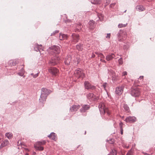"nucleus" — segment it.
Wrapping results in <instances>:
<instances>
[{"label":"nucleus","mask_w":155,"mask_h":155,"mask_svg":"<svg viewBox=\"0 0 155 155\" xmlns=\"http://www.w3.org/2000/svg\"><path fill=\"white\" fill-rule=\"evenodd\" d=\"M98 107L101 114H104V113H107L108 115L109 116L110 115V112L108 109L105 107L104 103H100Z\"/></svg>","instance_id":"obj_1"},{"label":"nucleus","mask_w":155,"mask_h":155,"mask_svg":"<svg viewBox=\"0 0 155 155\" xmlns=\"http://www.w3.org/2000/svg\"><path fill=\"white\" fill-rule=\"evenodd\" d=\"M74 75L77 78L81 77L83 78L84 76V74L80 69L76 70L74 72Z\"/></svg>","instance_id":"obj_2"},{"label":"nucleus","mask_w":155,"mask_h":155,"mask_svg":"<svg viewBox=\"0 0 155 155\" xmlns=\"http://www.w3.org/2000/svg\"><path fill=\"white\" fill-rule=\"evenodd\" d=\"M51 92V91L45 88H43L41 89V95L42 97H47Z\"/></svg>","instance_id":"obj_3"},{"label":"nucleus","mask_w":155,"mask_h":155,"mask_svg":"<svg viewBox=\"0 0 155 155\" xmlns=\"http://www.w3.org/2000/svg\"><path fill=\"white\" fill-rule=\"evenodd\" d=\"M131 94L133 96L138 97L140 94V92L138 88L136 87H133L131 90Z\"/></svg>","instance_id":"obj_4"},{"label":"nucleus","mask_w":155,"mask_h":155,"mask_svg":"<svg viewBox=\"0 0 155 155\" xmlns=\"http://www.w3.org/2000/svg\"><path fill=\"white\" fill-rule=\"evenodd\" d=\"M85 89L87 90L91 89V90H94L95 89V87L91 84L88 81H85L84 84Z\"/></svg>","instance_id":"obj_5"},{"label":"nucleus","mask_w":155,"mask_h":155,"mask_svg":"<svg viewBox=\"0 0 155 155\" xmlns=\"http://www.w3.org/2000/svg\"><path fill=\"white\" fill-rule=\"evenodd\" d=\"M48 72L53 75L57 76L59 72V70L55 67L51 68L48 70Z\"/></svg>","instance_id":"obj_6"},{"label":"nucleus","mask_w":155,"mask_h":155,"mask_svg":"<svg viewBox=\"0 0 155 155\" xmlns=\"http://www.w3.org/2000/svg\"><path fill=\"white\" fill-rule=\"evenodd\" d=\"M124 87V86L122 85L116 88L115 93L117 96H119L122 93Z\"/></svg>","instance_id":"obj_7"},{"label":"nucleus","mask_w":155,"mask_h":155,"mask_svg":"<svg viewBox=\"0 0 155 155\" xmlns=\"http://www.w3.org/2000/svg\"><path fill=\"white\" fill-rule=\"evenodd\" d=\"M124 120L126 123H133L137 120V119L134 116H129L127 117Z\"/></svg>","instance_id":"obj_8"},{"label":"nucleus","mask_w":155,"mask_h":155,"mask_svg":"<svg viewBox=\"0 0 155 155\" xmlns=\"http://www.w3.org/2000/svg\"><path fill=\"white\" fill-rule=\"evenodd\" d=\"M72 42L73 44H75L78 42L79 39V35L74 33L72 35Z\"/></svg>","instance_id":"obj_9"},{"label":"nucleus","mask_w":155,"mask_h":155,"mask_svg":"<svg viewBox=\"0 0 155 155\" xmlns=\"http://www.w3.org/2000/svg\"><path fill=\"white\" fill-rule=\"evenodd\" d=\"M56 59L53 58L49 62V64H51V65H55L58 64L59 62L60 58L58 57H56Z\"/></svg>","instance_id":"obj_10"},{"label":"nucleus","mask_w":155,"mask_h":155,"mask_svg":"<svg viewBox=\"0 0 155 155\" xmlns=\"http://www.w3.org/2000/svg\"><path fill=\"white\" fill-rule=\"evenodd\" d=\"M126 35L127 33L126 32L120 31L118 35V38L119 39V40L121 41L122 40H124V38H125L126 36Z\"/></svg>","instance_id":"obj_11"},{"label":"nucleus","mask_w":155,"mask_h":155,"mask_svg":"<svg viewBox=\"0 0 155 155\" xmlns=\"http://www.w3.org/2000/svg\"><path fill=\"white\" fill-rule=\"evenodd\" d=\"M52 51L56 54H59L60 52V48L58 46H53L51 47Z\"/></svg>","instance_id":"obj_12"},{"label":"nucleus","mask_w":155,"mask_h":155,"mask_svg":"<svg viewBox=\"0 0 155 155\" xmlns=\"http://www.w3.org/2000/svg\"><path fill=\"white\" fill-rule=\"evenodd\" d=\"M80 107L79 105H73L70 108V110L72 112H74L77 111Z\"/></svg>","instance_id":"obj_13"},{"label":"nucleus","mask_w":155,"mask_h":155,"mask_svg":"<svg viewBox=\"0 0 155 155\" xmlns=\"http://www.w3.org/2000/svg\"><path fill=\"white\" fill-rule=\"evenodd\" d=\"M71 55H68L66 58L64 62L66 64L68 65L70 64L71 61Z\"/></svg>","instance_id":"obj_14"},{"label":"nucleus","mask_w":155,"mask_h":155,"mask_svg":"<svg viewBox=\"0 0 155 155\" xmlns=\"http://www.w3.org/2000/svg\"><path fill=\"white\" fill-rule=\"evenodd\" d=\"M115 57V55L114 54H111L107 55L106 57V59L107 61H111Z\"/></svg>","instance_id":"obj_15"},{"label":"nucleus","mask_w":155,"mask_h":155,"mask_svg":"<svg viewBox=\"0 0 155 155\" xmlns=\"http://www.w3.org/2000/svg\"><path fill=\"white\" fill-rule=\"evenodd\" d=\"M9 144L8 141L7 140H5L1 144L0 146V148H2L4 147L7 146Z\"/></svg>","instance_id":"obj_16"},{"label":"nucleus","mask_w":155,"mask_h":155,"mask_svg":"<svg viewBox=\"0 0 155 155\" xmlns=\"http://www.w3.org/2000/svg\"><path fill=\"white\" fill-rule=\"evenodd\" d=\"M89 108V106L87 105H84L82 108L80 109V111L81 112H85Z\"/></svg>","instance_id":"obj_17"},{"label":"nucleus","mask_w":155,"mask_h":155,"mask_svg":"<svg viewBox=\"0 0 155 155\" xmlns=\"http://www.w3.org/2000/svg\"><path fill=\"white\" fill-rule=\"evenodd\" d=\"M68 36L67 35L63 34H60L59 36V39L60 40H62L67 39Z\"/></svg>","instance_id":"obj_18"},{"label":"nucleus","mask_w":155,"mask_h":155,"mask_svg":"<svg viewBox=\"0 0 155 155\" xmlns=\"http://www.w3.org/2000/svg\"><path fill=\"white\" fill-rule=\"evenodd\" d=\"M48 137L53 140H55L56 137L55 134L54 132L51 133Z\"/></svg>","instance_id":"obj_19"},{"label":"nucleus","mask_w":155,"mask_h":155,"mask_svg":"<svg viewBox=\"0 0 155 155\" xmlns=\"http://www.w3.org/2000/svg\"><path fill=\"white\" fill-rule=\"evenodd\" d=\"M89 27L90 29H92L95 27V23L93 21H90L89 22Z\"/></svg>","instance_id":"obj_20"},{"label":"nucleus","mask_w":155,"mask_h":155,"mask_svg":"<svg viewBox=\"0 0 155 155\" xmlns=\"http://www.w3.org/2000/svg\"><path fill=\"white\" fill-rule=\"evenodd\" d=\"M35 50L37 51H38L41 52V50H43V49L42 48V45H36V47L35 48Z\"/></svg>","instance_id":"obj_21"},{"label":"nucleus","mask_w":155,"mask_h":155,"mask_svg":"<svg viewBox=\"0 0 155 155\" xmlns=\"http://www.w3.org/2000/svg\"><path fill=\"white\" fill-rule=\"evenodd\" d=\"M136 8L137 10L141 12L144 10V8L142 6L138 5L136 7Z\"/></svg>","instance_id":"obj_22"},{"label":"nucleus","mask_w":155,"mask_h":155,"mask_svg":"<svg viewBox=\"0 0 155 155\" xmlns=\"http://www.w3.org/2000/svg\"><path fill=\"white\" fill-rule=\"evenodd\" d=\"M91 2L92 3L94 4H100L101 3L100 0H91Z\"/></svg>","instance_id":"obj_23"},{"label":"nucleus","mask_w":155,"mask_h":155,"mask_svg":"<svg viewBox=\"0 0 155 155\" xmlns=\"http://www.w3.org/2000/svg\"><path fill=\"white\" fill-rule=\"evenodd\" d=\"M5 136L9 139H11L12 137V134L10 132L6 133Z\"/></svg>","instance_id":"obj_24"},{"label":"nucleus","mask_w":155,"mask_h":155,"mask_svg":"<svg viewBox=\"0 0 155 155\" xmlns=\"http://www.w3.org/2000/svg\"><path fill=\"white\" fill-rule=\"evenodd\" d=\"M124 109L127 112H129L130 111V110L129 107L126 104H124Z\"/></svg>","instance_id":"obj_25"},{"label":"nucleus","mask_w":155,"mask_h":155,"mask_svg":"<svg viewBox=\"0 0 155 155\" xmlns=\"http://www.w3.org/2000/svg\"><path fill=\"white\" fill-rule=\"evenodd\" d=\"M76 49L78 51H82L83 48L82 45L79 44L76 45Z\"/></svg>","instance_id":"obj_26"},{"label":"nucleus","mask_w":155,"mask_h":155,"mask_svg":"<svg viewBox=\"0 0 155 155\" xmlns=\"http://www.w3.org/2000/svg\"><path fill=\"white\" fill-rule=\"evenodd\" d=\"M34 147L36 149L38 150H43L44 149L43 147H42L41 146H38L36 145H35Z\"/></svg>","instance_id":"obj_27"},{"label":"nucleus","mask_w":155,"mask_h":155,"mask_svg":"<svg viewBox=\"0 0 155 155\" xmlns=\"http://www.w3.org/2000/svg\"><path fill=\"white\" fill-rule=\"evenodd\" d=\"M127 25V23L125 24H119L118 25V27L119 28H121L123 27H126Z\"/></svg>","instance_id":"obj_28"},{"label":"nucleus","mask_w":155,"mask_h":155,"mask_svg":"<svg viewBox=\"0 0 155 155\" xmlns=\"http://www.w3.org/2000/svg\"><path fill=\"white\" fill-rule=\"evenodd\" d=\"M46 142L45 141H43L42 142H39L37 143V144L38 145H41L42 144H45Z\"/></svg>","instance_id":"obj_29"},{"label":"nucleus","mask_w":155,"mask_h":155,"mask_svg":"<svg viewBox=\"0 0 155 155\" xmlns=\"http://www.w3.org/2000/svg\"><path fill=\"white\" fill-rule=\"evenodd\" d=\"M46 97H40L39 100L40 102H42L44 101H45Z\"/></svg>","instance_id":"obj_30"},{"label":"nucleus","mask_w":155,"mask_h":155,"mask_svg":"<svg viewBox=\"0 0 155 155\" xmlns=\"http://www.w3.org/2000/svg\"><path fill=\"white\" fill-rule=\"evenodd\" d=\"M24 70H22L21 71V73L19 72L18 73V74L20 76H22L24 74Z\"/></svg>","instance_id":"obj_31"},{"label":"nucleus","mask_w":155,"mask_h":155,"mask_svg":"<svg viewBox=\"0 0 155 155\" xmlns=\"http://www.w3.org/2000/svg\"><path fill=\"white\" fill-rule=\"evenodd\" d=\"M112 155H117V151L115 150H112Z\"/></svg>","instance_id":"obj_32"},{"label":"nucleus","mask_w":155,"mask_h":155,"mask_svg":"<svg viewBox=\"0 0 155 155\" xmlns=\"http://www.w3.org/2000/svg\"><path fill=\"white\" fill-rule=\"evenodd\" d=\"M119 63L120 64H123V60L122 59L120 58L118 60Z\"/></svg>","instance_id":"obj_33"},{"label":"nucleus","mask_w":155,"mask_h":155,"mask_svg":"<svg viewBox=\"0 0 155 155\" xmlns=\"http://www.w3.org/2000/svg\"><path fill=\"white\" fill-rule=\"evenodd\" d=\"M99 57H100L101 58H104L105 57L103 54L102 53H100L99 54Z\"/></svg>","instance_id":"obj_34"},{"label":"nucleus","mask_w":155,"mask_h":155,"mask_svg":"<svg viewBox=\"0 0 155 155\" xmlns=\"http://www.w3.org/2000/svg\"><path fill=\"white\" fill-rule=\"evenodd\" d=\"M109 142L110 144H113L114 143V139H111L109 140Z\"/></svg>","instance_id":"obj_35"},{"label":"nucleus","mask_w":155,"mask_h":155,"mask_svg":"<svg viewBox=\"0 0 155 155\" xmlns=\"http://www.w3.org/2000/svg\"><path fill=\"white\" fill-rule=\"evenodd\" d=\"M116 3H113L111 4L110 5V7L111 8H113V7L115 6V5Z\"/></svg>","instance_id":"obj_36"},{"label":"nucleus","mask_w":155,"mask_h":155,"mask_svg":"<svg viewBox=\"0 0 155 155\" xmlns=\"http://www.w3.org/2000/svg\"><path fill=\"white\" fill-rule=\"evenodd\" d=\"M94 95V94L93 93H89L88 95V97H93Z\"/></svg>","instance_id":"obj_37"},{"label":"nucleus","mask_w":155,"mask_h":155,"mask_svg":"<svg viewBox=\"0 0 155 155\" xmlns=\"http://www.w3.org/2000/svg\"><path fill=\"white\" fill-rule=\"evenodd\" d=\"M123 123L122 122H120L119 124V126L120 127V129H123Z\"/></svg>","instance_id":"obj_38"},{"label":"nucleus","mask_w":155,"mask_h":155,"mask_svg":"<svg viewBox=\"0 0 155 155\" xmlns=\"http://www.w3.org/2000/svg\"><path fill=\"white\" fill-rule=\"evenodd\" d=\"M110 33L107 34V35L106 36V38H109L110 37Z\"/></svg>","instance_id":"obj_39"},{"label":"nucleus","mask_w":155,"mask_h":155,"mask_svg":"<svg viewBox=\"0 0 155 155\" xmlns=\"http://www.w3.org/2000/svg\"><path fill=\"white\" fill-rule=\"evenodd\" d=\"M142 153L144 154V155H150L152 154H150L147 153H145L143 151L142 152Z\"/></svg>","instance_id":"obj_40"},{"label":"nucleus","mask_w":155,"mask_h":155,"mask_svg":"<svg viewBox=\"0 0 155 155\" xmlns=\"http://www.w3.org/2000/svg\"><path fill=\"white\" fill-rule=\"evenodd\" d=\"M123 75H127V72L126 71H124L122 73Z\"/></svg>","instance_id":"obj_41"},{"label":"nucleus","mask_w":155,"mask_h":155,"mask_svg":"<svg viewBox=\"0 0 155 155\" xmlns=\"http://www.w3.org/2000/svg\"><path fill=\"white\" fill-rule=\"evenodd\" d=\"M126 155H132L131 152V151H129L126 154Z\"/></svg>","instance_id":"obj_42"},{"label":"nucleus","mask_w":155,"mask_h":155,"mask_svg":"<svg viewBox=\"0 0 155 155\" xmlns=\"http://www.w3.org/2000/svg\"><path fill=\"white\" fill-rule=\"evenodd\" d=\"M106 3H107L106 5H107L110 3V0H106Z\"/></svg>","instance_id":"obj_43"},{"label":"nucleus","mask_w":155,"mask_h":155,"mask_svg":"<svg viewBox=\"0 0 155 155\" xmlns=\"http://www.w3.org/2000/svg\"><path fill=\"white\" fill-rule=\"evenodd\" d=\"M106 84H107L106 83H104L103 84L102 86H103V87H104V88H105L106 86Z\"/></svg>","instance_id":"obj_44"},{"label":"nucleus","mask_w":155,"mask_h":155,"mask_svg":"<svg viewBox=\"0 0 155 155\" xmlns=\"http://www.w3.org/2000/svg\"><path fill=\"white\" fill-rule=\"evenodd\" d=\"M120 133L121 134H123V129H120Z\"/></svg>","instance_id":"obj_45"},{"label":"nucleus","mask_w":155,"mask_h":155,"mask_svg":"<svg viewBox=\"0 0 155 155\" xmlns=\"http://www.w3.org/2000/svg\"><path fill=\"white\" fill-rule=\"evenodd\" d=\"M101 61L102 62L105 63L106 62V61H105V60L102 59H101Z\"/></svg>","instance_id":"obj_46"},{"label":"nucleus","mask_w":155,"mask_h":155,"mask_svg":"<svg viewBox=\"0 0 155 155\" xmlns=\"http://www.w3.org/2000/svg\"><path fill=\"white\" fill-rule=\"evenodd\" d=\"M17 63V61H15V62L14 63H13V64H12L13 65H15Z\"/></svg>","instance_id":"obj_47"},{"label":"nucleus","mask_w":155,"mask_h":155,"mask_svg":"<svg viewBox=\"0 0 155 155\" xmlns=\"http://www.w3.org/2000/svg\"><path fill=\"white\" fill-rule=\"evenodd\" d=\"M95 55L93 54H92V55L91 58H94L95 57Z\"/></svg>","instance_id":"obj_48"},{"label":"nucleus","mask_w":155,"mask_h":155,"mask_svg":"<svg viewBox=\"0 0 155 155\" xmlns=\"http://www.w3.org/2000/svg\"><path fill=\"white\" fill-rule=\"evenodd\" d=\"M140 79H143V76H141L140 77Z\"/></svg>","instance_id":"obj_49"},{"label":"nucleus","mask_w":155,"mask_h":155,"mask_svg":"<svg viewBox=\"0 0 155 155\" xmlns=\"http://www.w3.org/2000/svg\"><path fill=\"white\" fill-rule=\"evenodd\" d=\"M70 20H67V21H65V22H66V23H67V22H70Z\"/></svg>","instance_id":"obj_50"},{"label":"nucleus","mask_w":155,"mask_h":155,"mask_svg":"<svg viewBox=\"0 0 155 155\" xmlns=\"http://www.w3.org/2000/svg\"><path fill=\"white\" fill-rule=\"evenodd\" d=\"M95 54H97L98 55V56H99V54L100 53H98V52H96L95 53Z\"/></svg>","instance_id":"obj_51"},{"label":"nucleus","mask_w":155,"mask_h":155,"mask_svg":"<svg viewBox=\"0 0 155 155\" xmlns=\"http://www.w3.org/2000/svg\"><path fill=\"white\" fill-rule=\"evenodd\" d=\"M33 155H35L36 154V153L35 152H34L33 153Z\"/></svg>","instance_id":"obj_52"},{"label":"nucleus","mask_w":155,"mask_h":155,"mask_svg":"<svg viewBox=\"0 0 155 155\" xmlns=\"http://www.w3.org/2000/svg\"><path fill=\"white\" fill-rule=\"evenodd\" d=\"M25 155H28V153H26Z\"/></svg>","instance_id":"obj_53"},{"label":"nucleus","mask_w":155,"mask_h":155,"mask_svg":"<svg viewBox=\"0 0 155 155\" xmlns=\"http://www.w3.org/2000/svg\"><path fill=\"white\" fill-rule=\"evenodd\" d=\"M86 131H85V132L84 134H86Z\"/></svg>","instance_id":"obj_54"},{"label":"nucleus","mask_w":155,"mask_h":155,"mask_svg":"<svg viewBox=\"0 0 155 155\" xmlns=\"http://www.w3.org/2000/svg\"><path fill=\"white\" fill-rule=\"evenodd\" d=\"M99 18H100V19H101V18H100V17H99Z\"/></svg>","instance_id":"obj_55"},{"label":"nucleus","mask_w":155,"mask_h":155,"mask_svg":"<svg viewBox=\"0 0 155 155\" xmlns=\"http://www.w3.org/2000/svg\"><path fill=\"white\" fill-rule=\"evenodd\" d=\"M37 75H36V76H35V77H37Z\"/></svg>","instance_id":"obj_56"},{"label":"nucleus","mask_w":155,"mask_h":155,"mask_svg":"<svg viewBox=\"0 0 155 155\" xmlns=\"http://www.w3.org/2000/svg\"><path fill=\"white\" fill-rule=\"evenodd\" d=\"M154 106H155V105Z\"/></svg>","instance_id":"obj_57"}]
</instances>
